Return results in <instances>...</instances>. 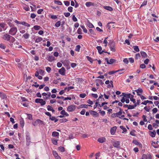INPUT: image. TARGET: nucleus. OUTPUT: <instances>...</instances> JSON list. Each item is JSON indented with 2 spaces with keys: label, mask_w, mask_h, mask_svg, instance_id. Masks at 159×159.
<instances>
[{
  "label": "nucleus",
  "mask_w": 159,
  "mask_h": 159,
  "mask_svg": "<svg viewBox=\"0 0 159 159\" xmlns=\"http://www.w3.org/2000/svg\"><path fill=\"white\" fill-rule=\"evenodd\" d=\"M61 23L60 21H57L55 24V26L57 27H59L61 25Z\"/></svg>",
  "instance_id": "obj_41"
},
{
  "label": "nucleus",
  "mask_w": 159,
  "mask_h": 159,
  "mask_svg": "<svg viewBox=\"0 0 159 159\" xmlns=\"http://www.w3.org/2000/svg\"><path fill=\"white\" fill-rule=\"evenodd\" d=\"M58 149L61 152H64L65 151V149L63 147H61V146L59 147L58 148Z\"/></svg>",
  "instance_id": "obj_36"
},
{
  "label": "nucleus",
  "mask_w": 159,
  "mask_h": 159,
  "mask_svg": "<svg viewBox=\"0 0 159 159\" xmlns=\"http://www.w3.org/2000/svg\"><path fill=\"white\" fill-rule=\"evenodd\" d=\"M116 129L117 127L116 126H114L111 128L110 132L111 134L113 135L115 133Z\"/></svg>",
  "instance_id": "obj_15"
},
{
  "label": "nucleus",
  "mask_w": 159,
  "mask_h": 159,
  "mask_svg": "<svg viewBox=\"0 0 159 159\" xmlns=\"http://www.w3.org/2000/svg\"><path fill=\"white\" fill-rule=\"evenodd\" d=\"M122 95H120V96H121L123 95L124 97H125L127 98H129L130 97V93H122Z\"/></svg>",
  "instance_id": "obj_25"
},
{
  "label": "nucleus",
  "mask_w": 159,
  "mask_h": 159,
  "mask_svg": "<svg viewBox=\"0 0 159 159\" xmlns=\"http://www.w3.org/2000/svg\"><path fill=\"white\" fill-rule=\"evenodd\" d=\"M77 32L79 34H82V30L80 28H79L77 30Z\"/></svg>",
  "instance_id": "obj_62"
},
{
  "label": "nucleus",
  "mask_w": 159,
  "mask_h": 159,
  "mask_svg": "<svg viewBox=\"0 0 159 159\" xmlns=\"http://www.w3.org/2000/svg\"><path fill=\"white\" fill-rule=\"evenodd\" d=\"M133 143L136 145H139V146H142V145L141 143H139L138 141L135 140L133 141Z\"/></svg>",
  "instance_id": "obj_33"
},
{
  "label": "nucleus",
  "mask_w": 159,
  "mask_h": 159,
  "mask_svg": "<svg viewBox=\"0 0 159 159\" xmlns=\"http://www.w3.org/2000/svg\"><path fill=\"white\" fill-rule=\"evenodd\" d=\"M0 48L2 49H5L6 48V46L3 43H1L0 44Z\"/></svg>",
  "instance_id": "obj_58"
},
{
  "label": "nucleus",
  "mask_w": 159,
  "mask_h": 159,
  "mask_svg": "<svg viewBox=\"0 0 159 159\" xmlns=\"http://www.w3.org/2000/svg\"><path fill=\"white\" fill-rule=\"evenodd\" d=\"M110 83L112 85V87H113V81H109V80L106 81L105 82V83L106 84H108L109 83Z\"/></svg>",
  "instance_id": "obj_37"
},
{
  "label": "nucleus",
  "mask_w": 159,
  "mask_h": 159,
  "mask_svg": "<svg viewBox=\"0 0 159 159\" xmlns=\"http://www.w3.org/2000/svg\"><path fill=\"white\" fill-rule=\"evenodd\" d=\"M60 114L64 116L65 115L66 116H69V114L65 111V110H63L60 112Z\"/></svg>",
  "instance_id": "obj_26"
},
{
  "label": "nucleus",
  "mask_w": 159,
  "mask_h": 159,
  "mask_svg": "<svg viewBox=\"0 0 159 159\" xmlns=\"http://www.w3.org/2000/svg\"><path fill=\"white\" fill-rule=\"evenodd\" d=\"M152 112L153 113H156L158 111V109L157 108H154L152 110Z\"/></svg>",
  "instance_id": "obj_63"
},
{
  "label": "nucleus",
  "mask_w": 159,
  "mask_h": 159,
  "mask_svg": "<svg viewBox=\"0 0 159 159\" xmlns=\"http://www.w3.org/2000/svg\"><path fill=\"white\" fill-rule=\"evenodd\" d=\"M21 25H23L27 26L28 27L30 26V25L29 24L25 21H22Z\"/></svg>",
  "instance_id": "obj_30"
},
{
  "label": "nucleus",
  "mask_w": 159,
  "mask_h": 159,
  "mask_svg": "<svg viewBox=\"0 0 159 159\" xmlns=\"http://www.w3.org/2000/svg\"><path fill=\"white\" fill-rule=\"evenodd\" d=\"M17 31V28L15 26H13L11 28L9 31V34L12 35H14L16 34Z\"/></svg>",
  "instance_id": "obj_1"
},
{
  "label": "nucleus",
  "mask_w": 159,
  "mask_h": 159,
  "mask_svg": "<svg viewBox=\"0 0 159 159\" xmlns=\"http://www.w3.org/2000/svg\"><path fill=\"white\" fill-rule=\"evenodd\" d=\"M5 26V24L3 23H0V32L2 31V29H3Z\"/></svg>",
  "instance_id": "obj_23"
},
{
  "label": "nucleus",
  "mask_w": 159,
  "mask_h": 159,
  "mask_svg": "<svg viewBox=\"0 0 159 159\" xmlns=\"http://www.w3.org/2000/svg\"><path fill=\"white\" fill-rule=\"evenodd\" d=\"M105 61L107 62V63L108 64H112L114 62H115L116 60L114 59L111 58L109 60L107 58H105Z\"/></svg>",
  "instance_id": "obj_6"
},
{
  "label": "nucleus",
  "mask_w": 159,
  "mask_h": 159,
  "mask_svg": "<svg viewBox=\"0 0 159 159\" xmlns=\"http://www.w3.org/2000/svg\"><path fill=\"white\" fill-rule=\"evenodd\" d=\"M134 91L136 92L137 95L139 96L141 95V94H142L143 93V89L140 88H139L138 89L135 90Z\"/></svg>",
  "instance_id": "obj_11"
},
{
  "label": "nucleus",
  "mask_w": 159,
  "mask_h": 159,
  "mask_svg": "<svg viewBox=\"0 0 159 159\" xmlns=\"http://www.w3.org/2000/svg\"><path fill=\"white\" fill-rule=\"evenodd\" d=\"M90 106V105H86L85 104H83L81 105L80 106V108H88V106Z\"/></svg>",
  "instance_id": "obj_29"
},
{
  "label": "nucleus",
  "mask_w": 159,
  "mask_h": 159,
  "mask_svg": "<svg viewBox=\"0 0 159 159\" xmlns=\"http://www.w3.org/2000/svg\"><path fill=\"white\" fill-rule=\"evenodd\" d=\"M34 123L36 124H39L42 125L43 124V121L39 119H37Z\"/></svg>",
  "instance_id": "obj_28"
},
{
  "label": "nucleus",
  "mask_w": 159,
  "mask_h": 159,
  "mask_svg": "<svg viewBox=\"0 0 159 159\" xmlns=\"http://www.w3.org/2000/svg\"><path fill=\"white\" fill-rule=\"evenodd\" d=\"M42 95L43 96H47V97H46L45 98V100H48L49 98L50 97L51 95V93L50 92H48L47 93H42Z\"/></svg>",
  "instance_id": "obj_12"
},
{
  "label": "nucleus",
  "mask_w": 159,
  "mask_h": 159,
  "mask_svg": "<svg viewBox=\"0 0 159 159\" xmlns=\"http://www.w3.org/2000/svg\"><path fill=\"white\" fill-rule=\"evenodd\" d=\"M113 146L116 148H120V142L119 141H115L113 143Z\"/></svg>",
  "instance_id": "obj_5"
},
{
  "label": "nucleus",
  "mask_w": 159,
  "mask_h": 159,
  "mask_svg": "<svg viewBox=\"0 0 159 159\" xmlns=\"http://www.w3.org/2000/svg\"><path fill=\"white\" fill-rule=\"evenodd\" d=\"M34 28L35 30H38L40 29L41 27L39 25H35L34 26Z\"/></svg>",
  "instance_id": "obj_49"
},
{
  "label": "nucleus",
  "mask_w": 159,
  "mask_h": 159,
  "mask_svg": "<svg viewBox=\"0 0 159 159\" xmlns=\"http://www.w3.org/2000/svg\"><path fill=\"white\" fill-rule=\"evenodd\" d=\"M29 36L30 34L27 33H26L23 35V37L26 39H28L29 38Z\"/></svg>",
  "instance_id": "obj_40"
},
{
  "label": "nucleus",
  "mask_w": 159,
  "mask_h": 159,
  "mask_svg": "<svg viewBox=\"0 0 159 159\" xmlns=\"http://www.w3.org/2000/svg\"><path fill=\"white\" fill-rule=\"evenodd\" d=\"M147 3V1L146 0H144L141 5V7L146 5Z\"/></svg>",
  "instance_id": "obj_55"
},
{
  "label": "nucleus",
  "mask_w": 159,
  "mask_h": 159,
  "mask_svg": "<svg viewBox=\"0 0 159 159\" xmlns=\"http://www.w3.org/2000/svg\"><path fill=\"white\" fill-rule=\"evenodd\" d=\"M103 7L104 9L110 11H112L113 10V8L110 6H104Z\"/></svg>",
  "instance_id": "obj_18"
},
{
  "label": "nucleus",
  "mask_w": 159,
  "mask_h": 159,
  "mask_svg": "<svg viewBox=\"0 0 159 159\" xmlns=\"http://www.w3.org/2000/svg\"><path fill=\"white\" fill-rule=\"evenodd\" d=\"M27 117L30 120H32L33 119L32 115L31 114H27Z\"/></svg>",
  "instance_id": "obj_48"
},
{
  "label": "nucleus",
  "mask_w": 159,
  "mask_h": 159,
  "mask_svg": "<svg viewBox=\"0 0 159 159\" xmlns=\"http://www.w3.org/2000/svg\"><path fill=\"white\" fill-rule=\"evenodd\" d=\"M76 106L74 104L70 105L67 107V110L68 112L74 111L76 109Z\"/></svg>",
  "instance_id": "obj_3"
},
{
  "label": "nucleus",
  "mask_w": 159,
  "mask_h": 159,
  "mask_svg": "<svg viewBox=\"0 0 159 159\" xmlns=\"http://www.w3.org/2000/svg\"><path fill=\"white\" fill-rule=\"evenodd\" d=\"M49 119L52 121H54L55 122H56L58 121V119L56 118L55 117L52 116L50 117H49Z\"/></svg>",
  "instance_id": "obj_22"
},
{
  "label": "nucleus",
  "mask_w": 159,
  "mask_h": 159,
  "mask_svg": "<svg viewBox=\"0 0 159 159\" xmlns=\"http://www.w3.org/2000/svg\"><path fill=\"white\" fill-rule=\"evenodd\" d=\"M107 37H106L105 38V39L103 41V43L105 44L104 46L106 47L107 45V43H108L107 41Z\"/></svg>",
  "instance_id": "obj_43"
},
{
  "label": "nucleus",
  "mask_w": 159,
  "mask_h": 159,
  "mask_svg": "<svg viewBox=\"0 0 159 159\" xmlns=\"http://www.w3.org/2000/svg\"><path fill=\"white\" fill-rule=\"evenodd\" d=\"M142 118H143V121H144V122H147V120L146 119V117L145 115H143L142 116Z\"/></svg>",
  "instance_id": "obj_60"
},
{
  "label": "nucleus",
  "mask_w": 159,
  "mask_h": 159,
  "mask_svg": "<svg viewBox=\"0 0 159 159\" xmlns=\"http://www.w3.org/2000/svg\"><path fill=\"white\" fill-rule=\"evenodd\" d=\"M46 70L47 72H48V73H49L51 72V68L50 67H46Z\"/></svg>",
  "instance_id": "obj_61"
},
{
  "label": "nucleus",
  "mask_w": 159,
  "mask_h": 159,
  "mask_svg": "<svg viewBox=\"0 0 159 159\" xmlns=\"http://www.w3.org/2000/svg\"><path fill=\"white\" fill-rule=\"evenodd\" d=\"M140 53L143 58H146L147 57V55L144 52L141 51Z\"/></svg>",
  "instance_id": "obj_17"
},
{
  "label": "nucleus",
  "mask_w": 159,
  "mask_h": 159,
  "mask_svg": "<svg viewBox=\"0 0 159 159\" xmlns=\"http://www.w3.org/2000/svg\"><path fill=\"white\" fill-rule=\"evenodd\" d=\"M41 102L40 103L41 106H43L45 105L46 103V102L44 101L43 99H42Z\"/></svg>",
  "instance_id": "obj_45"
},
{
  "label": "nucleus",
  "mask_w": 159,
  "mask_h": 159,
  "mask_svg": "<svg viewBox=\"0 0 159 159\" xmlns=\"http://www.w3.org/2000/svg\"><path fill=\"white\" fill-rule=\"evenodd\" d=\"M85 5L87 7H89L91 6H94V3L90 2H87L85 3Z\"/></svg>",
  "instance_id": "obj_19"
},
{
  "label": "nucleus",
  "mask_w": 159,
  "mask_h": 159,
  "mask_svg": "<svg viewBox=\"0 0 159 159\" xmlns=\"http://www.w3.org/2000/svg\"><path fill=\"white\" fill-rule=\"evenodd\" d=\"M11 36L7 34H4L2 36V38L5 40L9 41L11 38Z\"/></svg>",
  "instance_id": "obj_7"
},
{
  "label": "nucleus",
  "mask_w": 159,
  "mask_h": 159,
  "mask_svg": "<svg viewBox=\"0 0 159 159\" xmlns=\"http://www.w3.org/2000/svg\"><path fill=\"white\" fill-rule=\"evenodd\" d=\"M42 40V38L41 37H39L36 39L35 40V42L39 43Z\"/></svg>",
  "instance_id": "obj_35"
},
{
  "label": "nucleus",
  "mask_w": 159,
  "mask_h": 159,
  "mask_svg": "<svg viewBox=\"0 0 159 159\" xmlns=\"http://www.w3.org/2000/svg\"><path fill=\"white\" fill-rule=\"evenodd\" d=\"M133 48L136 52H139V49L138 46H133Z\"/></svg>",
  "instance_id": "obj_32"
},
{
  "label": "nucleus",
  "mask_w": 159,
  "mask_h": 159,
  "mask_svg": "<svg viewBox=\"0 0 159 159\" xmlns=\"http://www.w3.org/2000/svg\"><path fill=\"white\" fill-rule=\"evenodd\" d=\"M54 2L55 4H58L59 5H61L62 4V3L60 1L58 0H55Z\"/></svg>",
  "instance_id": "obj_42"
},
{
  "label": "nucleus",
  "mask_w": 159,
  "mask_h": 159,
  "mask_svg": "<svg viewBox=\"0 0 159 159\" xmlns=\"http://www.w3.org/2000/svg\"><path fill=\"white\" fill-rule=\"evenodd\" d=\"M50 17L53 20L56 19L57 18V17L56 15H51Z\"/></svg>",
  "instance_id": "obj_52"
},
{
  "label": "nucleus",
  "mask_w": 159,
  "mask_h": 159,
  "mask_svg": "<svg viewBox=\"0 0 159 159\" xmlns=\"http://www.w3.org/2000/svg\"><path fill=\"white\" fill-rule=\"evenodd\" d=\"M41 98H36L35 100V102L36 103H40L41 102V101L42 100Z\"/></svg>",
  "instance_id": "obj_50"
},
{
  "label": "nucleus",
  "mask_w": 159,
  "mask_h": 159,
  "mask_svg": "<svg viewBox=\"0 0 159 159\" xmlns=\"http://www.w3.org/2000/svg\"><path fill=\"white\" fill-rule=\"evenodd\" d=\"M55 59L54 57L52 55H50L48 57V58H47V60L49 61V62H52Z\"/></svg>",
  "instance_id": "obj_16"
},
{
  "label": "nucleus",
  "mask_w": 159,
  "mask_h": 159,
  "mask_svg": "<svg viewBox=\"0 0 159 159\" xmlns=\"http://www.w3.org/2000/svg\"><path fill=\"white\" fill-rule=\"evenodd\" d=\"M88 26L90 28H93L94 27L93 25L89 21L87 23Z\"/></svg>",
  "instance_id": "obj_39"
},
{
  "label": "nucleus",
  "mask_w": 159,
  "mask_h": 159,
  "mask_svg": "<svg viewBox=\"0 0 159 159\" xmlns=\"http://www.w3.org/2000/svg\"><path fill=\"white\" fill-rule=\"evenodd\" d=\"M134 78V76L133 75H130L129 76V79H127L126 80V82L127 83H129L130 82V80Z\"/></svg>",
  "instance_id": "obj_34"
},
{
  "label": "nucleus",
  "mask_w": 159,
  "mask_h": 159,
  "mask_svg": "<svg viewBox=\"0 0 159 159\" xmlns=\"http://www.w3.org/2000/svg\"><path fill=\"white\" fill-rule=\"evenodd\" d=\"M120 127L121 129H122L123 131V133L127 131V129H126L125 127H124L123 126H120Z\"/></svg>",
  "instance_id": "obj_44"
},
{
  "label": "nucleus",
  "mask_w": 159,
  "mask_h": 159,
  "mask_svg": "<svg viewBox=\"0 0 159 159\" xmlns=\"http://www.w3.org/2000/svg\"><path fill=\"white\" fill-rule=\"evenodd\" d=\"M106 141V139L104 137L99 138L98 139V141L100 143H102L105 142Z\"/></svg>",
  "instance_id": "obj_9"
},
{
  "label": "nucleus",
  "mask_w": 159,
  "mask_h": 159,
  "mask_svg": "<svg viewBox=\"0 0 159 159\" xmlns=\"http://www.w3.org/2000/svg\"><path fill=\"white\" fill-rule=\"evenodd\" d=\"M59 135V133L56 131H53L52 132V136L53 137H57L58 138Z\"/></svg>",
  "instance_id": "obj_21"
},
{
  "label": "nucleus",
  "mask_w": 159,
  "mask_h": 159,
  "mask_svg": "<svg viewBox=\"0 0 159 159\" xmlns=\"http://www.w3.org/2000/svg\"><path fill=\"white\" fill-rule=\"evenodd\" d=\"M80 48V45H77L76 46L75 50L76 51L79 52Z\"/></svg>",
  "instance_id": "obj_51"
},
{
  "label": "nucleus",
  "mask_w": 159,
  "mask_h": 159,
  "mask_svg": "<svg viewBox=\"0 0 159 159\" xmlns=\"http://www.w3.org/2000/svg\"><path fill=\"white\" fill-rule=\"evenodd\" d=\"M125 70V69L124 68H122V69H120V70H116V71H114V70H113V71H109L108 72V74L109 75H112L116 72H119L120 71H122V70Z\"/></svg>",
  "instance_id": "obj_14"
},
{
  "label": "nucleus",
  "mask_w": 159,
  "mask_h": 159,
  "mask_svg": "<svg viewBox=\"0 0 159 159\" xmlns=\"http://www.w3.org/2000/svg\"><path fill=\"white\" fill-rule=\"evenodd\" d=\"M60 121L61 122H65L67 121H68V120L66 118H63L60 120Z\"/></svg>",
  "instance_id": "obj_57"
},
{
  "label": "nucleus",
  "mask_w": 159,
  "mask_h": 159,
  "mask_svg": "<svg viewBox=\"0 0 159 159\" xmlns=\"http://www.w3.org/2000/svg\"><path fill=\"white\" fill-rule=\"evenodd\" d=\"M52 154L56 159H61V157H60L57 152L55 151H53Z\"/></svg>",
  "instance_id": "obj_10"
},
{
  "label": "nucleus",
  "mask_w": 159,
  "mask_h": 159,
  "mask_svg": "<svg viewBox=\"0 0 159 159\" xmlns=\"http://www.w3.org/2000/svg\"><path fill=\"white\" fill-rule=\"evenodd\" d=\"M144 109L147 112H149L150 111V107L149 106L148 107L147 106H145L144 107Z\"/></svg>",
  "instance_id": "obj_59"
},
{
  "label": "nucleus",
  "mask_w": 159,
  "mask_h": 159,
  "mask_svg": "<svg viewBox=\"0 0 159 159\" xmlns=\"http://www.w3.org/2000/svg\"><path fill=\"white\" fill-rule=\"evenodd\" d=\"M52 142V143L54 145H57V144L58 140L54 138H52L51 139Z\"/></svg>",
  "instance_id": "obj_24"
},
{
  "label": "nucleus",
  "mask_w": 159,
  "mask_h": 159,
  "mask_svg": "<svg viewBox=\"0 0 159 159\" xmlns=\"http://www.w3.org/2000/svg\"><path fill=\"white\" fill-rule=\"evenodd\" d=\"M86 96V94L85 93H81L80 94V97L82 98H84Z\"/></svg>",
  "instance_id": "obj_56"
},
{
  "label": "nucleus",
  "mask_w": 159,
  "mask_h": 159,
  "mask_svg": "<svg viewBox=\"0 0 159 159\" xmlns=\"http://www.w3.org/2000/svg\"><path fill=\"white\" fill-rule=\"evenodd\" d=\"M108 45L111 51L113 52L115 51V43L113 42H110L109 43Z\"/></svg>",
  "instance_id": "obj_4"
},
{
  "label": "nucleus",
  "mask_w": 159,
  "mask_h": 159,
  "mask_svg": "<svg viewBox=\"0 0 159 159\" xmlns=\"http://www.w3.org/2000/svg\"><path fill=\"white\" fill-rule=\"evenodd\" d=\"M140 55L139 53H137L135 55V58L136 59H138L140 58Z\"/></svg>",
  "instance_id": "obj_53"
},
{
  "label": "nucleus",
  "mask_w": 159,
  "mask_h": 159,
  "mask_svg": "<svg viewBox=\"0 0 159 159\" xmlns=\"http://www.w3.org/2000/svg\"><path fill=\"white\" fill-rule=\"evenodd\" d=\"M100 156V153L99 152L96 153L95 155V159H99Z\"/></svg>",
  "instance_id": "obj_38"
},
{
  "label": "nucleus",
  "mask_w": 159,
  "mask_h": 159,
  "mask_svg": "<svg viewBox=\"0 0 159 159\" xmlns=\"http://www.w3.org/2000/svg\"><path fill=\"white\" fill-rule=\"evenodd\" d=\"M149 135L152 137H154L156 134V132L155 130L153 131H150L149 133Z\"/></svg>",
  "instance_id": "obj_20"
},
{
  "label": "nucleus",
  "mask_w": 159,
  "mask_h": 159,
  "mask_svg": "<svg viewBox=\"0 0 159 159\" xmlns=\"http://www.w3.org/2000/svg\"><path fill=\"white\" fill-rule=\"evenodd\" d=\"M136 107V105L134 104V105H129L128 109H134Z\"/></svg>",
  "instance_id": "obj_31"
},
{
  "label": "nucleus",
  "mask_w": 159,
  "mask_h": 159,
  "mask_svg": "<svg viewBox=\"0 0 159 159\" xmlns=\"http://www.w3.org/2000/svg\"><path fill=\"white\" fill-rule=\"evenodd\" d=\"M64 2L65 4L67 6H68L70 5V2L68 1H64Z\"/></svg>",
  "instance_id": "obj_64"
},
{
  "label": "nucleus",
  "mask_w": 159,
  "mask_h": 159,
  "mask_svg": "<svg viewBox=\"0 0 159 159\" xmlns=\"http://www.w3.org/2000/svg\"><path fill=\"white\" fill-rule=\"evenodd\" d=\"M0 97L2 99H4L7 98L6 95L3 93L0 92Z\"/></svg>",
  "instance_id": "obj_27"
},
{
  "label": "nucleus",
  "mask_w": 159,
  "mask_h": 159,
  "mask_svg": "<svg viewBox=\"0 0 159 159\" xmlns=\"http://www.w3.org/2000/svg\"><path fill=\"white\" fill-rule=\"evenodd\" d=\"M96 48L98 50V53L100 54H102L103 52H104V50H102V47L101 46H98L96 47Z\"/></svg>",
  "instance_id": "obj_13"
},
{
  "label": "nucleus",
  "mask_w": 159,
  "mask_h": 159,
  "mask_svg": "<svg viewBox=\"0 0 159 159\" xmlns=\"http://www.w3.org/2000/svg\"><path fill=\"white\" fill-rule=\"evenodd\" d=\"M26 145L29 146L31 143V139L29 133L28 132L26 135Z\"/></svg>",
  "instance_id": "obj_2"
},
{
  "label": "nucleus",
  "mask_w": 159,
  "mask_h": 159,
  "mask_svg": "<svg viewBox=\"0 0 159 159\" xmlns=\"http://www.w3.org/2000/svg\"><path fill=\"white\" fill-rule=\"evenodd\" d=\"M20 126L21 127H23L24 126V122L23 119L21 120L20 121Z\"/></svg>",
  "instance_id": "obj_46"
},
{
  "label": "nucleus",
  "mask_w": 159,
  "mask_h": 159,
  "mask_svg": "<svg viewBox=\"0 0 159 159\" xmlns=\"http://www.w3.org/2000/svg\"><path fill=\"white\" fill-rule=\"evenodd\" d=\"M86 58L87 59V60L89 61L90 62L92 63L93 62V60H92V58L89 57V56H87L86 57Z\"/></svg>",
  "instance_id": "obj_54"
},
{
  "label": "nucleus",
  "mask_w": 159,
  "mask_h": 159,
  "mask_svg": "<svg viewBox=\"0 0 159 159\" xmlns=\"http://www.w3.org/2000/svg\"><path fill=\"white\" fill-rule=\"evenodd\" d=\"M66 70L64 67H62L59 70L58 72L62 75H64L65 74Z\"/></svg>",
  "instance_id": "obj_8"
},
{
  "label": "nucleus",
  "mask_w": 159,
  "mask_h": 159,
  "mask_svg": "<svg viewBox=\"0 0 159 159\" xmlns=\"http://www.w3.org/2000/svg\"><path fill=\"white\" fill-rule=\"evenodd\" d=\"M135 131L134 130H133L132 131H130V134L131 135H132L134 136H135L136 134H135Z\"/></svg>",
  "instance_id": "obj_47"
}]
</instances>
